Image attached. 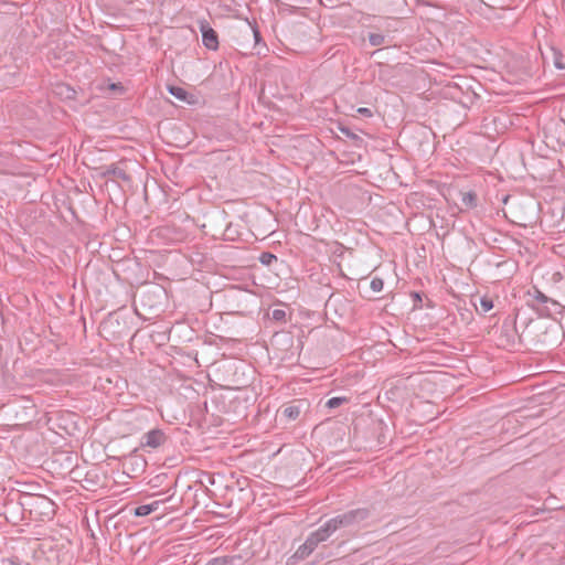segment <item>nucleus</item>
<instances>
[{
  "label": "nucleus",
  "instance_id": "f257e3e1",
  "mask_svg": "<svg viewBox=\"0 0 565 565\" xmlns=\"http://www.w3.org/2000/svg\"><path fill=\"white\" fill-rule=\"evenodd\" d=\"M11 512H20L21 519L34 521L52 520L55 515V503L45 495L15 492L6 503Z\"/></svg>",
  "mask_w": 565,
  "mask_h": 565
},
{
  "label": "nucleus",
  "instance_id": "f03ea898",
  "mask_svg": "<svg viewBox=\"0 0 565 565\" xmlns=\"http://www.w3.org/2000/svg\"><path fill=\"white\" fill-rule=\"evenodd\" d=\"M369 508H356L333 516L338 530L352 529L363 525L371 516Z\"/></svg>",
  "mask_w": 565,
  "mask_h": 565
},
{
  "label": "nucleus",
  "instance_id": "7ed1b4c3",
  "mask_svg": "<svg viewBox=\"0 0 565 565\" xmlns=\"http://www.w3.org/2000/svg\"><path fill=\"white\" fill-rule=\"evenodd\" d=\"M375 6L377 11L386 18L405 17L411 12L407 0H379L375 1Z\"/></svg>",
  "mask_w": 565,
  "mask_h": 565
},
{
  "label": "nucleus",
  "instance_id": "20e7f679",
  "mask_svg": "<svg viewBox=\"0 0 565 565\" xmlns=\"http://www.w3.org/2000/svg\"><path fill=\"white\" fill-rule=\"evenodd\" d=\"M499 340L503 347H514L516 341L521 340L514 320H504L500 329Z\"/></svg>",
  "mask_w": 565,
  "mask_h": 565
},
{
  "label": "nucleus",
  "instance_id": "39448f33",
  "mask_svg": "<svg viewBox=\"0 0 565 565\" xmlns=\"http://www.w3.org/2000/svg\"><path fill=\"white\" fill-rule=\"evenodd\" d=\"M309 404L306 399H295L281 406V415L288 420H297L301 413L308 408Z\"/></svg>",
  "mask_w": 565,
  "mask_h": 565
},
{
  "label": "nucleus",
  "instance_id": "423d86ee",
  "mask_svg": "<svg viewBox=\"0 0 565 565\" xmlns=\"http://www.w3.org/2000/svg\"><path fill=\"white\" fill-rule=\"evenodd\" d=\"M203 45L211 51L218 49V35L206 20L199 21Z\"/></svg>",
  "mask_w": 565,
  "mask_h": 565
},
{
  "label": "nucleus",
  "instance_id": "0eeeda50",
  "mask_svg": "<svg viewBox=\"0 0 565 565\" xmlns=\"http://www.w3.org/2000/svg\"><path fill=\"white\" fill-rule=\"evenodd\" d=\"M168 441V436L160 428L151 429L141 437V446L157 449Z\"/></svg>",
  "mask_w": 565,
  "mask_h": 565
},
{
  "label": "nucleus",
  "instance_id": "6e6552de",
  "mask_svg": "<svg viewBox=\"0 0 565 565\" xmlns=\"http://www.w3.org/2000/svg\"><path fill=\"white\" fill-rule=\"evenodd\" d=\"M529 296L533 299V301H536L537 310H540L541 313H544L546 316H551V307H548L547 303H552L554 309H558L559 307V303L557 301L547 297L536 287H533V289L529 291Z\"/></svg>",
  "mask_w": 565,
  "mask_h": 565
},
{
  "label": "nucleus",
  "instance_id": "1a4fd4ad",
  "mask_svg": "<svg viewBox=\"0 0 565 565\" xmlns=\"http://www.w3.org/2000/svg\"><path fill=\"white\" fill-rule=\"evenodd\" d=\"M102 328L105 332L111 334L114 338H122L127 334L126 324H121L119 321V317L110 313L107 319L102 322Z\"/></svg>",
  "mask_w": 565,
  "mask_h": 565
},
{
  "label": "nucleus",
  "instance_id": "9d476101",
  "mask_svg": "<svg viewBox=\"0 0 565 565\" xmlns=\"http://www.w3.org/2000/svg\"><path fill=\"white\" fill-rule=\"evenodd\" d=\"M14 412L15 423L14 425H25L31 423L36 415V407L33 404L29 405H12Z\"/></svg>",
  "mask_w": 565,
  "mask_h": 565
},
{
  "label": "nucleus",
  "instance_id": "9b49d317",
  "mask_svg": "<svg viewBox=\"0 0 565 565\" xmlns=\"http://www.w3.org/2000/svg\"><path fill=\"white\" fill-rule=\"evenodd\" d=\"M542 55L546 63H552L557 70L565 71V50L550 46Z\"/></svg>",
  "mask_w": 565,
  "mask_h": 565
},
{
  "label": "nucleus",
  "instance_id": "f8f14e48",
  "mask_svg": "<svg viewBox=\"0 0 565 565\" xmlns=\"http://www.w3.org/2000/svg\"><path fill=\"white\" fill-rule=\"evenodd\" d=\"M173 495H174V492H172L171 494H169V495H168L167 498H164L163 500H160V501H153V502H151V503H149V504H141V505H139V507H137V508L135 509L134 514H135L136 516H147V515H149L150 513L154 512V511L159 508V504H160L161 502H166V501H168V500L172 499V498H173Z\"/></svg>",
  "mask_w": 565,
  "mask_h": 565
},
{
  "label": "nucleus",
  "instance_id": "ddd939ff",
  "mask_svg": "<svg viewBox=\"0 0 565 565\" xmlns=\"http://www.w3.org/2000/svg\"><path fill=\"white\" fill-rule=\"evenodd\" d=\"M100 174H102V177L113 175V177L120 179L125 182L131 181V177L124 169H120L116 164L107 166Z\"/></svg>",
  "mask_w": 565,
  "mask_h": 565
},
{
  "label": "nucleus",
  "instance_id": "4468645a",
  "mask_svg": "<svg viewBox=\"0 0 565 565\" xmlns=\"http://www.w3.org/2000/svg\"><path fill=\"white\" fill-rule=\"evenodd\" d=\"M169 93L179 100L185 102L188 104H194V95L189 93L182 87L179 86H169Z\"/></svg>",
  "mask_w": 565,
  "mask_h": 565
},
{
  "label": "nucleus",
  "instance_id": "2eb2a0df",
  "mask_svg": "<svg viewBox=\"0 0 565 565\" xmlns=\"http://www.w3.org/2000/svg\"><path fill=\"white\" fill-rule=\"evenodd\" d=\"M316 547L317 546L313 544V542L307 537L305 543L297 548L292 557L296 559H305L315 551Z\"/></svg>",
  "mask_w": 565,
  "mask_h": 565
},
{
  "label": "nucleus",
  "instance_id": "dca6fc26",
  "mask_svg": "<svg viewBox=\"0 0 565 565\" xmlns=\"http://www.w3.org/2000/svg\"><path fill=\"white\" fill-rule=\"evenodd\" d=\"M461 204L466 210H471L478 205V195L475 191L460 192Z\"/></svg>",
  "mask_w": 565,
  "mask_h": 565
},
{
  "label": "nucleus",
  "instance_id": "f3484780",
  "mask_svg": "<svg viewBox=\"0 0 565 565\" xmlns=\"http://www.w3.org/2000/svg\"><path fill=\"white\" fill-rule=\"evenodd\" d=\"M335 531H338V527L337 524H334L333 518H331L317 530V535H320V537L327 541Z\"/></svg>",
  "mask_w": 565,
  "mask_h": 565
},
{
  "label": "nucleus",
  "instance_id": "a211bd4d",
  "mask_svg": "<svg viewBox=\"0 0 565 565\" xmlns=\"http://www.w3.org/2000/svg\"><path fill=\"white\" fill-rule=\"evenodd\" d=\"M335 531H338V527L337 524H334L333 518H331L317 530V535H320V537L327 541Z\"/></svg>",
  "mask_w": 565,
  "mask_h": 565
},
{
  "label": "nucleus",
  "instance_id": "6ab92c4d",
  "mask_svg": "<svg viewBox=\"0 0 565 565\" xmlns=\"http://www.w3.org/2000/svg\"><path fill=\"white\" fill-rule=\"evenodd\" d=\"M476 309L479 313L484 315L493 309V300L490 297L483 296L480 298L479 307L476 306Z\"/></svg>",
  "mask_w": 565,
  "mask_h": 565
},
{
  "label": "nucleus",
  "instance_id": "aec40b11",
  "mask_svg": "<svg viewBox=\"0 0 565 565\" xmlns=\"http://www.w3.org/2000/svg\"><path fill=\"white\" fill-rule=\"evenodd\" d=\"M236 556H218L211 558L206 565H232Z\"/></svg>",
  "mask_w": 565,
  "mask_h": 565
},
{
  "label": "nucleus",
  "instance_id": "412c9836",
  "mask_svg": "<svg viewBox=\"0 0 565 565\" xmlns=\"http://www.w3.org/2000/svg\"><path fill=\"white\" fill-rule=\"evenodd\" d=\"M277 256L270 252H263L258 257L260 264L265 266H270L274 262H277Z\"/></svg>",
  "mask_w": 565,
  "mask_h": 565
},
{
  "label": "nucleus",
  "instance_id": "4be33fe9",
  "mask_svg": "<svg viewBox=\"0 0 565 565\" xmlns=\"http://www.w3.org/2000/svg\"><path fill=\"white\" fill-rule=\"evenodd\" d=\"M348 402H349V398L345 396H335V397L329 398L326 403V406L328 408H337Z\"/></svg>",
  "mask_w": 565,
  "mask_h": 565
},
{
  "label": "nucleus",
  "instance_id": "5701e85b",
  "mask_svg": "<svg viewBox=\"0 0 565 565\" xmlns=\"http://www.w3.org/2000/svg\"><path fill=\"white\" fill-rule=\"evenodd\" d=\"M369 42L372 46H380L385 42V35L382 33H370Z\"/></svg>",
  "mask_w": 565,
  "mask_h": 565
},
{
  "label": "nucleus",
  "instance_id": "b1692460",
  "mask_svg": "<svg viewBox=\"0 0 565 565\" xmlns=\"http://www.w3.org/2000/svg\"><path fill=\"white\" fill-rule=\"evenodd\" d=\"M339 130L341 131V134H343L345 137L354 140L355 142H362V138L359 137L356 134H354L351 128L347 127V126H340L339 127Z\"/></svg>",
  "mask_w": 565,
  "mask_h": 565
},
{
  "label": "nucleus",
  "instance_id": "393cba45",
  "mask_svg": "<svg viewBox=\"0 0 565 565\" xmlns=\"http://www.w3.org/2000/svg\"><path fill=\"white\" fill-rule=\"evenodd\" d=\"M371 289L374 291V292H380L383 290V287H384V281L382 278L380 277H374L372 280H371V285H370Z\"/></svg>",
  "mask_w": 565,
  "mask_h": 565
},
{
  "label": "nucleus",
  "instance_id": "a878e982",
  "mask_svg": "<svg viewBox=\"0 0 565 565\" xmlns=\"http://www.w3.org/2000/svg\"><path fill=\"white\" fill-rule=\"evenodd\" d=\"M271 319L277 322H285L286 311L284 309H274L271 311Z\"/></svg>",
  "mask_w": 565,
  "mask_h": 565
},
{
  "label": "nucleus",
  "instance_id": "bb28decb",
  "mask_svg": "<svg viewBox=\"0 0 565 565\" xmlns=\"http://www.w3.org/2000/svg\"><path fill=\"white\" fill-rule=\"evenodd\" d=\"M411 297L413 299V307H414V309L422 308L423 295L420 292H418V291H413L411 294Z\"/></svg>",
  "mask_w": 565,
  "mask_h": 565
},
{
  "label": "nucleus",
  "instance_id": "cd10ccee",
  "mask_svg": "<svg viewBox=\"0 0 565 565\" xmlns=\"http://www.w3.org/2000/svg\"><path fill=\"white\" fill-rule=\"evenodd\" d=\"M108 89L119 95L124 94L126 90L121 83H111L109 84Z\"/></svg>",
  "mask_w": 565,
  "mask_h": 565
},
{
  "label": "nucleus",
  "instance_id": "c85d7f7f",
  "mask_svg": "<svg viewBox=\"0 0 565 565\" xmlns=\"http://www.w3.org/2000/svg\"><path fill=\"white\" fill-rule=\"evenodd\" d=\"M167 475H158L150 479L149 484L153 488L160 487Z\"/></svg>",
  "mask_w": 565,
  "mask_h": 565
},
{
  "label": "nucleus",
  "instance_id": "c756f323",
  "mask_svg": "<svg viewBox=\"0 0 565 565\" xmlns=\"http://www.w3.org/2000/svg\"><path fill=\"white\" fill-rule=\"evenodd\" d=\"M308 537L313 542L316 546L326 541L324 539L320 537V535H317V530L310 533Z\"/></svg>",
  "mask_w": 565,
  "mask_h": 565
},
{
  "label": "nucleus",
  "instance_id": "7c9ffc66",
  "mask_svg": "<svg viewBox=\"0 0 565 565\" xmlns=\"http://www.w3.org/2000/svg\"><path fill=\"white\" fill-rule=\"evenodd\" d=\"M360 115H362L363 117H372L373 116V113L370 108H366V107H360L358 108L356 110Z\"/></svg>",
  "mask_w": 565,
  "mask_h": 565
},
{
  "label": "nucleus",
  "instance_id": "2f4dec72",
  "mask_svg": "<svg viewBox=\"0 0 565 565\" xmlns=\"http://www.w3.org/2000/svg\"><path fill=\"white\" fill-rule=\"evenodd\" d=\"M249 32L253 34L255 42L258 43L262 39L260 32L255 26H249Z\"/></svg>",
  "mask_w": 565,
  "mask_h": 565
},
{
  "label": "nucleus",
  "instance_id": "473e14b6",
  "mask_svg": "<svg viewBox=\"0 0 565 565\" xmlns=\"http://www.w3.org/2000/svg\"><path fill=\"white\" fill-rule=\"evenodd\" d=\"M10 565H30L29 563H22L18 557L9 559Z\"/></svg>",
  "mask_w": 565,
  "mask_h": 565
},
{
  "label": "nucleus",
  "instance_id": "72a5a7b5",
  "mask_svg": "<svg viewBox=\"0 0 565 565\" xmlns=\"http://www.w3.org/2000/svg\"><path fill=\"white\" fill-rule=\"evenodd\" d=\"M205 477H206V479H207V483H210V484H213V483H214V478H213L211 475L205 473Z\"/></svg>",
  "mask_w": 565,
  "mask_h": 565
},
{
  "label": "nucleus",
  "instance_id": "f704fd0d",
  "mask_svg": "<svg viewBox=\"0 0 565 565\" xmlns=\"http://www.w3.org/2000/svg\"><path fill=\"white\" fill-rule=\"evenodd\" d=\"M547 306H548V307H551V315H552L553 312H556V311H557V309H554V307L552 306V303H547Z\"/></svg>",
  "mask_w": 565,
  "mask_h": 565
},
{
  "label": "nucleus",
  "instance_id": "c9c22d12",
  "mask_svg": "<svg viewBox=\"0 0 565 565\" xmlns=\"http://www.w3.org/2000/svg\"><path fill=\"white\" fill-rule=\"evenodd\" d=\"M286 340H287V342L292 343V337H290V335H288V334H286Z\"/></svg>",
  "mask_w": 565,
  "mask_h": 565
},
{
  "label": "nucleus",
  "instance_id": "e433bc0d",
  "mask_svg": "<svg viewBox=\"0 0 565 565\" xmlns=\"http://www.w3.org/2000/svg\"><path fill=\"white\" fill-rule=\"evenodd\" d=\"M234 382H235V383H237V384H241L242 386H245V385H246V383H245V382H238V381H234Z\"/></svg>",
  "mask_w": 565,
  "mask_h": 565
}]
</instances>
